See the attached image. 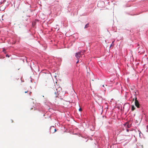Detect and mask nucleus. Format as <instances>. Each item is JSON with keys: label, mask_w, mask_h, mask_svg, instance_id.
<instances>
[{"label": "nucleus", "mask_w": 148, "mask_h": 148, "mask_svg": "<svg viewBox=\"0 0 148 148\" xmlns=\"http://www.w3.org/2000/svg\"><path fill=\"white\" fill-rule=\"evenodd\" d=\"M82 55V51H79V52L77 53L75 55V57L77 60H79L81 56Z\"/></svg>", "instance_id": "1"}, {"label": "nucleus", "mask_w": 148, "mask_h": 148, "mask_svg": "<svg viewBox=\"0 0 148 148\" xmlns=\"http://www.w3.org/2000/svg\"><path fill=\"white\" fill-rule=\"evenodd\" d=\"M135 104L137 108H139V104L138 101L137 100V98L136 97H135Z\"/></svg>", "instance_id": "2"}, {"label": "nucleus", "mask_w": 148, "mask_h": 148, "mask_svg": "<svg viewBox=\"0 0 148 148\" xmlns=\"http://www.w3.org/2000/svg\"><path fill=\"white\" fill-rule=\"evenodd\" d=\"M134 95L135 96L137 95L138 94V92L137 90H136L135 91H134Z\"/></svg>", "instance_id": "3"}, {"label": "nucleus", "mask_w": 148, "mask_h": 148, "mask_svg": "<svg viewBox=\"0 0 148 148\" xmlns=\"http://www.w3.org/2000/svg\"><path fill=\"white\" fill-rule=\"evenodd\" d=\"M135 108L134 105L132 106V110L133 111L135 110Z\"/></svg>", "instance_id": "4"}, {"label": "nucleus", "mask_w": 148, "mask_h": 148, "mask_svg": "<svg viewBox=\"0 0 148 148\" xmlns=\"http://www.w3.org/2000/svg\"><path fill=\"white\" fill-rule=\"evenodd\" d=\"M88 27H89V24L87 23L85 25V28H87Z\"/></svg>", "instance_id": "5"}, {"label": "nucleus", "mask_w": 148, "mask_h": 148, "mask_svg": "<svg viewBox=\"0 0 148 148\" xmlns=\"http://www.w3.org/2000/svg\"><path fill=\"white\" fill-rule=\"evenodd\" d=\"M23 92L25 93H27L28 92V90H26V91H24L23 90Z\"/></svg>", "instance_id": "6"}, {"label": "nucleus", "mask_w": 148, "mask_h": 148, "mask_svg": "<svg viewBox=\"0 0 148 148\" xmlns=\"http://www.w3.org/2000/svg\"><path fill=\"white\" fill-rule=\"evenodd\" d=\"M85 50H84L83 52H82V55H83L84 54V53H85Z\"/></svg>", "instance_id": "7"}, {"label": "nucleus", "mask_w": 148, "mask_h": 148, "mask_svg": "<svg viewBox=\"0 0 148 148\" xmlns=\"http://www.w3.org/2000/svg\"><path fill=\"white\" fill-rule=\"evenodd\" d=\"M79 111H82V109H81V108H79Z\"/></svg>", "instance_id": "8"}, {"label": "nucleus", "mask_w": 148, "mask_h": 148, "mask_svg": "<svg viewBox=\"0 0 148 148\" xmlns=\"http://www.w3.org/2000/svg\"><path fill=\"white\" fill-rule=\"evenodd\" d=\"M5 51V49L3 48V52H4V51Z\"/></svg>", "instance_id": "9"}, {"label": "nucleus", "mask_w": 148, "mask_h": 148, "mask_svg": "<svg viewBox=\"0 0 148 148\" xmlns=\"http://www.w3.org/2000/svg\"><path fill=\"white\" fill-rule=\"evenodd\" d=\"M79 62V60H78L77 61V62H76V63L77 64Z\"/></svg>", "instance_id": "10"}, {"label": "nucleus", "mask_w": 148, "mask_h": 148, "mask_svg": "<svg viewBox=\"0 0 148 148\" xmlns=\"http://www.w3.org/2000/svg\"><path fill=\"white\" fill-rule=\"evenodd\" d=\"M6 57H9V56L8 55H6Z\"/></svg>", "instance_id": "11"}, {"label": "nucleus", "mask_w": 148, "mask_h": 148, "mask_svg": "<svg viewBox=\"0 0 148 148\" xmlns=\"http://www.w3.org/2000/svg\"><path fill=\"white\" fill-rule=\"evenodd\" d=\"M54 130H55L54 132H56V129H55Z\"/></svg>", "instance_id": "12"}, {"label": "nucleus", "mask_w": 148, "mask_h": 148, "mask_svg": "<svg viewBox=\"0 0 148 148\" xmlns=\"http://www.w3.org/2000/svg\"><path fill=\"white\" fill-rule=\"evenodd\" d=\"M31 93V92H30L29 93V95H30V94Z\"/></svg>", "instance_id": "13"}, {"label": "nucleus", "mask_w": 148, "mask_h": 148, "mask_svg": "<svg viewBox=\"0 0 148 148\" xmlns=\"http://www.w3.org/2000/svg\"><path fill=\"white\" fill-rule=\"evenodd\" d=\"M112 45H110V47H111V46H112Z\"/></svg>", "instance_id": "14"}, {"label": "nucleus", "mask_w": 148, "mask_h": 148, "mask_svg": "<svg viewBox=\"0 0 148 148\" xmlns=\"http://www.w3.org/2000/svg\"><path fill=\"white\" fill-rule=\"evenodd\" d=\"M103 86L104 87V85H103Z\"/></svg>", "instance_id": "15"}, {"label": "nucleus", "mask_w": 148, "mask_h": 148, "mask_svg": "<svg viewBox=\"0 0 148 148\" xmlns=\"http://www.w3.org/2000/svg\"><path fill=\"white\" fill-rule=\"evenodd\" d=\"M134 99H133V101H134Z\"/></svg>", "instance_id": "16"}, {"label": "nucleus", "mask_w": 148, "mask_h": 148, "mask_svg": "<svg viewBox=\"0 0 148 148\" xmlns=\"http://www.w3.org/2000/svg\"><path fill=\"white\" fill-rule=\"evenodd\" d=\"M55 93L56 94V92H55Z\"/></svg>", "instance_id": "17"}]
</instances>
